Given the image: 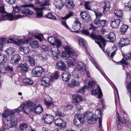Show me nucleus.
Segmentation results:
<instances>
[{
	"label": "nucleus",
	"instance_id": "obj_22",
	"mask_svg": "<svg viewBox=\"0 0 131 131\" xmlns=\"http://www.w3.org/2000/svg\"><path fill=\"white\" fill-rule=\"evenodd\" d=\"M70 73L68 72H64L62 75V79L64 81L68 82L71 78Z\"/></svg>",
	"mask_w": 131,
	"mask_h": 131
},
{
	"label": "nucleus",
	"instance_id": "obj_64",
	"mask_svg": "<svg viewBox=\"0 0 131 131\" xmlns=\"http://www.w3.org/2000/svg\"><path fill=\"white\" fill-rule=\"evenodd\" d=\"M86 14L85 12H81L80 13V15L81 17V18L83 19H84L86 18V17L87 16V14Z\"/></svg>",
	"mask_w": 131,
	"mask_h": 131
},
{
	"label": "nucleus",
	"instance_id": "obj_18",
	"mask_svg": "<svg viewBox=\"0 0 131 131\" xmlns=\"http://www.w3.org/2000/svg\"><path fill=\"white\" fill-rule=\"evenodd\" d=\"M121 21L119 19H113L111 21L110 24L113 28H116L119 26Z\"/></svg>",
	"mask_w": 131,
	"mask_h": 131
},
{
	"label": "nucleus",
	"instance_id": "obj_24",
	"mask_svg": "<svg viewBox=\"0 0 131 131\" xmlns=\"http://www.w3.org/2000/svg\"><path fill=\"white\" fill-rule=\"evenodd\" d=\"M43 110V109L41 105L40 104L37 106L36 105L33 111H35L36 113L39 114L42 112Z\"/></svg>",
	"mask_w": 131,
	"mask_h": 131
},
{
	"label": "nucleus",
	"instance_id": "obj_33",
	"mask_svg": "<svg viewBox=\"0 0 131 131\" xmlns=\"http://www.w3.org/2000/svg\"><path fill=\"white\" fill-rule=\"evenodd\" d=\"M27 7H24L21 11V13L24 14H33L32 11L30 9Z\"/></svg>",
	"mask_w": 131,
	"mask_h": 131
},
{
	"label": "nucleus",
	"instance_id": "obj_43",
	"mask_svg": "<svg viewBox=\"0 0 131 131\" xmlns=\"http://www.w3.org/2000/svg\"><path fill=\"white\" fill-rule=\"evenodd\" d=\"M27 58L28 59L31 66H33L35 65V61L33 58L30 56H28Z\"/></svg>",
	"mask_w": 131,
	"mask_h": 131
},
{
	"label": "nucleus",
	"instance_id": "obj_62",
	"mask_svg": "<svg viewBox=\"0 0 131 131\" xmlns=\"http://www.w3.org/2000/svg\"><path fill=\"white\" fill-rule=\"evenodd\" d=\"M75 118H78V119L82 120L84 119V118H82V115L80 114H76L74 116Z\"/></svg>",
	"mask_w": 131,
	"mask_h": 131
},
{
	"label": "nucleus",
	"instance_id": "obj_61",
	"mask_svg": "<svg viewBox=\"0 0 131 131\" xmlns=\"http://www.w3.org/2000/svg\"><path fill=\"white\" fill-rule=\"evenodd\" d=\"M62 25L64 26L66 29L69 30L70 28L68 25L67 24L66 22L64 20H62L61 21Z\"/></svg>",
	"mask_w": 131,
	"mask_h": 131
},
{
	"label": "nucleus",
	"instance_id": "obj_46",
	"mask_svg": "<svg viewBox=\"0 0 131 131\" xmlns=\"http://www.w3.org/2000/svg\"><path fill=\"white\" fill-rule=\"evenodd\" d=\"M115 14L119 17H121L123 15L122 12L121 10H116L114 11Z\"/></svg>",
	"mask_w": 131,
	"mask_h": 131
},
{
	"label": "nucleus",
	"instance_id": "obj_32",
	"mask_svg": "<svg viewBox=\"0 0 131 131\" xmlns=\"http://www.w3.org/2000/svg\"><path fill=\"white\" fill-rule=\"evenodd\" d=\"M79 45L83 47L85 49L87 50L88 48L86 42L84 39L80 38L79 40Z\"/></svg>",
	"mask_w": 131,
	"mask_h": 131
},
{
	"label": "nucleus",
	"instance_id": "obj_6",
	"mask_svg": "<svg viewBox=\"0 0 131 131\" xmlns=\"http://www.w3.org/2000/svg\"><path fill=\"white\" fill-rule=\"evenodd\" d=\"M44 70L41 67H37L34 68L32 71V76L34 77H40L44 73Z\"/></svg>",
	"mask_w": 131,
	"mask_h": 131
},
{
	"label": "nucleus",
	"instance_id": "obj_42",
	"mask_svg": "<svg viewBox=\"0 0 131 131\" xmlns=\"http://www.w3.org/2000/svg\"><path fill=\"white\" fill-rule=\"evenodd\" d=\"M46 17L47 18L56 20V17L53 15L51 12H49L46 15Z\"/></svg>",
	"mask_w": 131,
	"mask_h": 131
},
{
	"label": "nucleus",
	"instance_id": "obj_36",
	"mask_svg": "<svg viewBox=\"0 0 131 131\" xmlns=\"http://www.w3.org/2000/svg\"><path fill=\"white\" fill-rule=\"evenodd\" d=\"M30 45L32 48L33 49H35L39 47L38 42L36 40L30 41Z\"/></svg>",
	"mask_w": 131,
	"mask_h": 131
},
{
	"label": "nucleus",
	"instance_id": "obj_41",
	"mask_svg": "<svg viewBox=\"0 0 131 131\" xmlns=\"http://www.w3.org/2000/svg\"><path fill=\"white\" fill-rule=\"evenodd\" d=\"M20 50L23 52L25 54H27L29 52L30 49L28 46H21L20 48Z\"/></svg>",
	"mask_w": 131,
	"mask_h": 131
},
{
	"label": "nucleus",
	"instance_id": "obj_35",
	"mask_svg": "<svg viewBox=\"0 0 131 131\" xmlns=\"http://www.w3.org/2000/svg\"><path fill=\"white\" fill-rule=\"evenodd\" d=\"M28 41L27 40H24L20 39L17 40V41H16V43L19 45L27 44L28 43Z\"/></svg>",
	"mask_w": 131,
	"mask_h": 131
},
{
	"label": "nucleus",
	"instance_id": "obj_54",
	"mask_svg": "<svg viewBox=\"0 0 131 131\" xmlns=\"http://www.w3.org/2000/svg\"><path fill=\"white\" fill-rule=\"evenodd\" d=\"M96 17V19H99L102 16V14L97 10L94 11Z\"/></svg>",
	"mask_w": 131,
	"mask_h": 131
},
{
	"label": "nucleus",
	"instance_id": "obj_26",
	"mask_svg": "<svg viewBox=\"0 0 131 131\" xmlns=\"http://www.w3.org/2000/svg\"><path fill=\"white\" fill-rule=\"evenodd\" d=\"M65 3L66 6L70 9H72L74 7V4L72 0H66Z\"/></svg>",
	"mask_w": 131,
	"mask_h": 131
},
{
	"label": "nucleus",
	"instance_id": "obj_40",
	"mask_svg": "<svg viewBox=\"0 0 131 131\" xmlns=\"http://www.w3.org/2000/svg\"><path fill=\"white\" fill-rule=\"evenodd\" d=\"M56 39L55 37L53 36L49 37L48 38L47 40L49 42L52 46H54V42Z\"/></svg>",
	"mask_w": 131,
	"mask_h": 131
},
{
	"label": "nucleus",
	"instance_id": "obj_28",
	"mask_svg": "<svg viewBox=\"0 0 131 131\" xmlns=\"http://www.w3.org/2000/svg\"><path fill=\"white\" fill-rule=\"evenodd\" d=\"M105 38L108 39L111 42H113L116 38V37L114 33L112 32L110 33L108 35H106L105 36Z\"/></svg>",
	"mask_w": 131,
	"mask_h": 131
},
{
	"label": "nucleus",
	"instance_id": "obj_57",
	"mask_svg": "<svg viewBox=\"0 0 131 131\" xmlns=\"http://www.w3.org/2000/svg\"><path fill=\"white\" fill-rule=\"evenodd\" d=\"M79 104V103L77 104H74L75 105V108L77 111H80L83 108Z\"/></svg>",
	"mask_w": 131,
	"mask_h": 131
},
{
	"label": "nucleus",
	"instance_id": "obj_58",
	"mask_svg": "<svg viewBox=\"0 0 131 131\" xmlns=\"http://www.w3.org/2000/svg\"><path fill=\"white\" fill-rule=\"evenodd\" d=\"M126 88L127 91L131 93V82L128 83L126 85Z\"/></svg>",
	"mask_w": 131,
	"mask_h": 131
},
{
	"label": "nucleus",
	"instance_id": "obj_19",
	"mask_svg": "<svg viewBox=\"0 0 131 131\" xmlns=\"http://www.w3.org/2000/svg\"><path fill=\"white\" fill-rule=\"evenodd\" d=\"M53 4L56 8L60 9H61L64 5V2L62 0H55Z\"/></svg>",
	"mask_w": 131,
	"mask_h": 131
},
{
	"label": "nucleus",
	"instance_id": "obj_49",
	"mask_svg": "<svg viewBox=\"0 0 131 131\" xmlns=\"http://www.w3.org/2000/svg\"><path fill=\"white\" fill-rule=\"evenodd\" d=\"M74 15V13L73 12L71 11L69 13L64 17H62V19H66L69 18L71 16H73Z\"/></svg>",
	"mask_w": 131,
	"mask_h": 131
},
{
	"label": "nucleus",
	"instance_id": "obj_27",
	"mask_svg": "<svg viewBox=\"0 0 131 131\" xmlns=\"http://www.w3.org/2000/svg\"><path fill=\"white\" fill-rule=\"evenodd\" d=\"M7 58L6 55L3 54L0 55V65L4 66L7 61Z\"/></svg>",
	"mask_w": 131,
	"mask_h": 131
},
{
	"label": "nucleus",
	"instance_id": "obj_20",
	"mask_svg": "<svg viewBox=\"0 0 131 131\" xmlns=\"http://www.w3.org/2000/svg\"><path fill=\"white\" fill-rule=\"evenodd\" d=\"M30 5L28 4L23 5L20 6H16L14 8H13V9L12 12V15L15 14L16 13H18L20 12L21 10L22 7H29Z\"/></svg>",
	"mask_w": 131,
	"mask_h": 131
},
{
	"label": "nucleus",
	"instance_id": "obj_25",
	"mask_svg": "<svg viewBox=\"0 0 131 131\" xmlns=\"http://www.w3.org/2000/svg\"><path fill=\"white\" fill-rule=\"evenodd\" d=\"M92 63L94 65L96 68L98 69L99 71L102 74L103 76L106 79H109L108 77L106 76V74L104 73V72L103 71L101 68L99 67L97 64L96 63L93 59H92L91 60Z\"/></svg>",
	"mask_w": 131,
	"mask_h": 131
},
{
	"label": "nucleus",
	"instance_id": "obj_2",
	"mask_svg": "<svg viewBox=\"0 0 131 131\" xmlns=\"http://www.w3.org/2000/svg\"><path fill=\"white\" fill-rule=\"evenodd\" d=\"M93 39H96L97 40H100L102 43L103 45V46L101 42L99 41H95V42L97 43L100 46V48L102 49L103 51H104V47L105 46L106 41L104 39V38L101 35H98L96 36L95 34H94L93 32H92L90 36Z\"/></svg>",
	"mask_w": 131,
	"mask_h": 131
},
{
	"label": "nucleus",
	"instance_id": "obj_29",
	"mask_svg": "<svg viewBox=\"0 0 131 131\" xmlns=\"http://www.w3.org/2000/svg\"><path fill=\"white\" fill-rule=\"evenodd\" d=\"M34 4L39 6H45L49 4V1H45L43 3L42 1H40L39 0H36Z\"/></svg>",
	"mask_w": 131,
	"mask_h": 131
},
{
	"label": "nucleus",
	"instance_id": "obj_4",
	"mask_svg": "<svg viewBox=\"0 0 131 131\" xmlns=\"http://www.w3.org/2000/svg\"><path fill=\"white\" fill-rule=\"evenodd\" d=\"M64 48L65 50L62 52L61 57L63 59L66 60L69 57H72L74 54L73 50L70 47L66 46Z\"/></svg>",
	"mask_w": 131,
	"mask_h": 131
},
{
	"label": "nucleus",
	"instance_id": "obj_7",
	"mask_svg": "<svg viewBox=\"0 0 131 131\" xmlns=\"http://www.w3.org/2000/svg\"><path fill=\"white\" fill-rule=\"evenodd\" d=\"M93 23L98 27L103 28L106 24L107 21L105 19H95L93 21Z\"/></svg>",
	"mask_w": 131,
	"mask_h": 131
},
{
	"label": "nucleus",
	"instance_id": "obj_38",
	"mask_svg": "<svg viewBox=\"0 0 131 131\" xmlns=\"http://www.w3.org/2000/svg\"><path fill=\"white\" fill-rule=\"evenodd\" d=\"M128 28V27L127 25H123L120 28V31L122 34L124 35L126 31Z\"/></svg>",
	"mask_w": 131,
	"mask_h": 131
},
{
	"label": "nucleus",
	"instance_id": "obj_13",
	"mask_svg": "<svg viewBox=\"0 0 131 131\" xmlns=\"http://www.w3.org/2000/svg\"><path fill=\"white\" fill-rule=\"evenodd\" d=\"M75 20L74 22V24L72 25V28L73 29L75 30L76 31H74L75 32H78L80 29L81 27V23L79 20L78 18H75Z\"/></svg>",
	"mask_w": 131,
	"mask_h": 131
},
{
	"label": "nucleus",
	"instance_id": "obj_47",
	"mask_svg": "<svg viewBox=\"0 0 131 131\" xmlns=\"http://www.w3.org/2000/svg\"><path fill=\"white\" fill-rule=\"evenodd\" d=\"M28 125L25 123H23L20 124L19 126V128L21 130H24L28 128Z\"/></svg>",
	"mask_w": 131,
	"mask_h": 131
},
{
	"label": "nucleus",
	"instance_id": "obj_31",
	"mask_svg": "<svg viewBox=\"0 0 131 131\" xmlns=\"http://www.w3.org/2000/svg\"><path fill=\"white\" fill-rule=\"evenodd\" d=\"M73 122L74 125L78 126L80 127L84 123V119H82V120H80L78 119V118H74Z\"/></svg>",
	"mask_w": 131,
	"mask_h": 131
},
{
	"label": "nucleus",
	"instance_id": "obj_12",
	"mask_svg": "<svg viewBox=\"0 0 131 131\" xmlns=\"http://www.w3.org/2000/svg\"><path fill=\"white\" fill-rule=\"evenodd\" d=\"M57 69L62 71H65L67 69V66L62 61H58L56 63Z\"/></svg>",
	"mask_w": 131,
	"mask_h": 131
},
{
	"label": "nucleus",
	"instance_id": "obj_34",
	"mask_svg": "<svg viewBox=\"0 0 131 131\" xmlns=\"http://www.w3.org/2000/svg\"><path fill=\"white\" fill-rule=\"evenodd\" d=\"M110 7V4L109 2L107 1L105 2V6L103 8L104 13H106L107 11L109 10Z\"/></svg>",
	"mask_w": 131,
	"mask_h": 131
},
{
	"label": "nucleus",
	"instance_id": "obj_17",
	"mask_svg": "<svg viewBox=\"0 0 131 131\" xmlns=\"http://www.w3.org/2000/svg\"><path fill=\"white\" fill-rule=\"evenodd\" d=\"M73 104L79 103L83 101L81 96L77 94H75L73 95Z\"/></svg>",
	"mask_w": 131,
	"mask_h": 131
},
{
	"label": "nucleus",
	"instance_id": "obj_30",
	"mask_svg": "<svg viewBox=\"0 0 131 131\" xmlns=\"http://www.w3.org/2000/svg\"><path fill=\"white\" fill-rule=\"evenodd\" d=\"M48 100L45 99V101L46 105L47 106H49L52 104H54L55 102L53 101V99L50 96L48 97Z\"/></svg>",
	"mask_w": 131,
	"mask_h": 131
},
{
	"label": "nucleus",
	"instance_id": "obj_11",
	"mask_svg": "<svg viewBox=\"0 0 131 131\" xmlns=\"http://www.w3.org/2000/svg\"><path fill=\"white\" fill-rule=\"evenodd\" d=\"M98 90H93L92 91V93L93 95H94L97 97V98L100 99L102 97L103 94L100 88L99 85H97Z\"/></svg>",
	"mask_w": 131,
	"mask_h": 131
},
{
	"label": "nucleus",
	"instance_id": "obj_23",
	"mask_svg": "<svg viewBox=\"0 0 131 131\" xmlns=\"http://www.w3.org/2000/svg\"><path fill=\"white\" fill-rule=\"evenodd\" d=\"M26 106V109L28 111H33L34 107L36 106V104L33 102L28 101L26 105L25 104Z\"/></svg>",
	"mask_w": 131,
	"mask_h": 131
},
{
	"label": "nucleus",
	"instance_id": "obj_15",
	"mask_svg": "<svg viewBox=\"0 0 131 131\" xmlns=\"http://www.w3.org/2000/svg\"><path fill=\"white\" fill-rule=\"evenodd\" d=\"M18 68L21 72L23 73L27 72L29 69L28 65L26 63L19 64L18 65Z\"/></svg>",
	"mask_w": 131,
	"mask_h": 131
},
{
	"label": "nucleus",
	"instance_id": "obj_63",
	"mask_svg": "<svg viewBox=\"0 0 131 131\" xmlns=\"http://www.w3.org/2000/svg\"><path fill=\"white\" fill-rule=\"evenodd\" d=\"M88 84L89 88L93 89L96 85V83L95 82H88Z\"/></svg>",
	"mask_w": 131,
	"mask_h": 131
},
{
	"label": "nucleus",
	"instance_id": "obj_21",
	"mask_svg": "<svg viewBox=\"0 0 131 131\" xmlns=\"http://www.w3.org/2000/svg\"><path fill=\"white\" fill-rule=\"evenodd\" d=\"M26 106H25V104H21L19 107H18V108L14 109L12 110V111L13 112H14V114L16 112L19 113L23 110L24 112L27 114H28V113H27L26 111L24 110L25 109H26Z\"/></svg>",
	"mask_w": 131,
	"mask_h": 131
},
{
	"label": "nucleus",
	"instance_id": "obj_16",
	"mask_svg": "<svg viewBox=\"0 0 131 131\" xmlns=\"http://www.w3.org/2000/svg\"><path fill=\"white\" fill-rule=\"evenodd\" d=\"M129 44V41L127 38H121L118 43V46L121 48L124 46H127Z\"/></svg>",
	"mask_w": 131,
	"mask_h": 131
},
{
	"label": "nucleus",
	"instance_id": "obj_44",
	"mask_svg": "<svg viewBox=\"0 0 131 131\" xmlns=\"http://www.w3.org/2000/svg\"><path fill=\"white\" fill-rule=\"evenodd\" d=\"M91 3L90 2H85V7L86 9L90 10L91 9Z\"/></svg>",
	"mask_w": 131,
	"mask_h": 131
},
{
	"label": "nucleus",
	"instance_id": "obj_52",
	"mask_svg": "<svg viewBox=\"0 0 131 131\" xmlns=\"http://www.w3.org/2000/svg\"><path fill=\"white\" fill-rule=\"evenodd\" d=\"M5 71H9L10 72H12L13 71V66L8 65L5 67Z\"/></svg>",
	"mask_w": 131,
	"mask_h": 131
},
{
	"label": "nucleus",
	"instance_id": "obj_10",
	"mask_svg": "<svg viewBox=\"0 0 131 131\" xmlns=\"http://www.w3.org/2000/svg\"><path fill=\"white\" fill-rule=\"evenodd\" d=\"M54 123L56 126L62 128H64L66 126V122L61 118H59L56 119Z\"/></svg>",
	"mask_w": 131,
	"mask_h": 131
},
{
	"label": "nucleus",
	"instance_id": "obj_55",
	"mask_svg": "<svg viewBox=\"0 0 131 131\" xmlns=\"http://www.w3.org/2000/svg\"><path fill=\"white\" fill-rule=\"evenodd\" d=\"M85 67L84 63L81 62H79L78 63V68L80 70H82Z\"/></svg>",
	"mask_w": 131,
	"mask_h": 131
},
{
	"label": "nucleus",
	"instance_id": "obj_60",
	"mask_svg": "<svg viewBox=\"0 0 131 131\" xmlns=\"http://www.w3.org/2000/svg\"><path fill=\"white\" fill-rule=\"evenodd\" d=\"M72 108V107L71 105H67L64 106L63 110L65 111H68L71 110Z\"/></svg>",
	"mask_w": 131,
	"mask_h": 131
},
{
	"label": "nucleus",
	"instance_id": "obj_14",
	"mask_svg": "<svg viewBox=\"0 0 131 131\" xmlns=\"http://www.w3.org/2000/svg\"><path fill=\"white\" fill-rule=\"evenodd\" d=\"M21 58L18 54L13 56L10 60V63L15 65L17 64L20 60Z\"/></svg>",
	"mask_w": 131,
	"mask_h": 131
},
{
	"label": "nucleus",
	"instance_id": "obj_48",
	"mask_svg": "<svg viewBox=\"0 0 131 131\" xmlns=\"http://www.w3.org/2000/svg\"><path fill=\"white\" fill-rule=\"evenodd\" d=\"M54 46L56 45V47L60 48L62 42L61 41L58 39H56L55 42H54Z\"/></svg>",
	"mask_w": 131,
	"mask_h": 131
},
{
	"label": "nucleus",
	"instance_id": "obj_3",
	"mask_svg": "<svg viewBox=\"0 0 131 131\" xmlns=\"http://www.w3.org/2000/svg\"><path fill=\"white\" fill-rule=\"evenodd\" d=\"M84 117H87L88 124H93L95 123L98 118L97 115L92 113L89 111H87L83 114Z\"/></svg>",
	"mask_w": 131,
	"mask_h": 131
},
{
	"label": "nucleus",
	"instance_id": "obj_50",
	"mask_svg": "<svg viewBox=\"0 0 131 131\" xmlns=\"http://www.w3.org/2000/svg\"><path fill=\"white\" fill-rule=\"evenodd\" d=\"M37 17H42L43 15V12L41 8H38L37 9Z\"/></svg>",
	"mask_w": 131,
	"mask_h": 131
},
{
	"label": "nucleus",
	"instance_id": "obj_53",
	"mask_svg": "<svg viewBox=\"0 0 131 131\" xmlns=\"http://www.w3.org/2000/svg\"><path fill=\"white\" fill-rule=\"evenodd\" d=\"M81 32L83 34L88 36H90V32L87 29H82L81 30Z\"/></svg>",
	"mask_w": 131,
	"mask_h": 131
},
{
	"label": "nucleus",
	"instance_id": "obj_45",
	"mask_svg": "<svg viewBox=\"0 0 131 131\" xmlns=\"http://www.w3.org/2000/svg\"><path fill=\"white\" fill-rule=\"evenodd\" d=\"M68 84L70 88H73L75 86H79L80 85L79 82H68Z\"/></svg>",
	"mask_w": 131,
	"mask_h": 131
},
{
	"label": "nucleus",
	"instance_id": "obj_39",
	"mask_svg": "<svg viewBox=\"0 0 131 131\" xmlns=\"http://www.w3.org/2000/svg\"><path fill=\"white\" fill-rule=\"evenodd\" d=\"M117 119H118V121L117 123V128L118 129H120L122 128V126L121 124V121L119 115V114L117 112Z\"/></svg>",
	"mask_w": 131,
	"mask_h": 131
},
{
	"label": "nucleus",
	"instance_id": "obj_9",
	"mask_svg": "<svg viewBox=\"0 0 131 131\" xmlns=\"http://www.w3.org/2000/svg\"><path fill=\"white\" fill-rule=\"evenodd\" d=\"M52 46L53 47H51L50 51L51 52V53L54 56V59L55 60H57L58 58V55L60 52L59 50V48L54 46Z\"/></svg>",
	"mask_w": 131,
	"mask_h": 131
},
{
	"label": "nucleus",
	"instance_id": "obj_5",
	"mask_svg": "<svg viewBox=\"0 0 131 131\" xmlns=\"http://www.w3.org/2000/svg\"><path fill=\"white\" fill-rule=\"evenodd\" d=\"M23 15H16L14 16L11 14H9L7 13L3 14L1 15V17L0 18V21L2 20H5L7 19L10 21H12L15 19H17L23 17Z\"/></svg>",
	"mask_w": 131,
	"mask_h": 131
},
{
	"label": "nucleus",
	"instance_id": "obj_8",
	"mask_svg": "<svg viewBox=\"0 0 131 131\" xmlns=\"http://www.w3.org/2000/svg\"><path fill=\"white\" fill-rule=\"evenodd\" d=\"M54 120V116L46 114L43 116L42 120L47 124H50L52 123Z\"/></svg>",
	"mask_w": 131,
	"mask_h": 131
},
{
	"label": "nucleus",
	"instance_id": "obj_59",
	"mask_svg": "<svg viewBox=\"0 0 131 131\" xmlns=\"http://www.w3.org/2000/svg\"><path fill=\"white\" fill-rule=\"evenodd\" d=\"M88 88L85 85L84 87L80 89L79 90L78 92H79L80 93L84 94L85 92V89Z\"/></svg>",
	"mask_w": 131,
	"mask_h": 131
},
{
	"label": "nucleus",
	"instance_id": "obj_37",
	"mask_svg": "<svg viewBox=\"0 0 131 131\" xmlns=\"http://www.w3.org/2000/svg\"><path fill=\"white\" fill-rule=\"evenodd\" d=\"M59 77V74L58 73V72L57 71L55 72L54 75L51 76L50 79L51 81L52 82L55 81Z\"/></svg>",
	"mask_w": 131,
	"mask_h": 131
},
{
	"label": "nucleus",
	"instance_id": "obj_1",
	"mask_svg": "<svg viewBox=\"0 0 131 131\" xmlns=\"http://www.w3.org/2000/svg\"><path fill=\"white\" fill-rule=\"evenodd\" d=\"M14 114V112L12 110L7 108L5 112L3 114H1L3 118V125L5 129H8L10 128L16 126L18 123L17 118L12 116Z\"/></svg>",
	"mask_w": 131,
	"mask_h": 131
},
{
	"label": "nucleus",
	"instance_id": "obj_56",
	"mask_svg": "<svg viewBox=\"0 0 131 131\" xmlns=\"http://www.w3.org/2000/svg\"><path fill=\"white\" fill-rule=\"evenodd\" d=\"M5 38L0 39V51L2 49L3 47V45L5 42Z\"/></svg>",
	"mask_w": 131,
	"mask_h": 131
},
{
	"label": "nucleus",
	"instance_id": "obj_51",
	"mask_svg": "<svg viewBox=\"0 0 131 131\" xmlns=\"http://www.w3.org/2000/svg\"><path fill=\"white\" fill-rule=\"evenodd\" d=\"M19 83L18 84L19 87L21 86L22 85L27 86L28 85H32L33 84V82L30 83V82H19Z\"/></svg>",
	"mask_w": 131,
	"mask_h": 131
}]
</instances>
